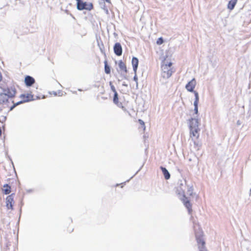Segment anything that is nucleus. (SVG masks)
<instances>
[{
    "mask_svg": "<svg viewBox=\"0 0 251 251\" xmlns=\"http://www.w3.org/2000/svg\"><path fill=\"white\" fill-rule=\"evenodd\" d=\"M17 94V89L14 85H10L2 89L0 93V105L3 107H7L10 109L11 104L15 103L13 99Z\"/></svg>",
    "mask_w": 251,
    "mask_h": 251,
    "instance_id": "1",
    "label": "nucleus"
},
{
    "mask_svg": "<svg viewBox=\"0 0 251 251\" xmlns=\"http://www.w3.org/2000/svg\"><path fill=\"white\" fill-rule=\"evenodd\" d=\"M173 65V63L171 59L166 57L163 59L161 64V77L163 79H168L176 71Z\"/></svg>",
    "mask_w": 251,
    "mask_h": 251,
    "instance_id": "2",
    "label": "nucleus"
},
{
    "mask_svg": "<svg viewBox=\"0 0 251 251\" xmlns=\"http://www.w3.org/2000/svg\"><path fill=\"white\" fill-rule=\"evenodd\" d=\"M190 138L196 144V141L199 138L200 129L197 119L192 118L189 121Z\"/></svg>",
    "mask_w": 251,
    "mask_h": 251,
    "instance_id": "3",
    "label": "nucleus"
},
{
    "mask_svg": "<svg viewBox=\"0 0 251 251\" xmlns=\"http://www.w3.org/2000/svg\"><path fill=\"white\" fill-rule=\"evenodd\" d=\"M20 98L21 99V101L12 104V106L10 107V110H12L15 106L20 103L28 102L29 101L32 100L33 99V96L31 94L28 93L21 94L20 96Z\"/></svg>",
    "mask_w": 251,
    "mask_h": 251,
    "instance_id": "4",
    "label": "nucleus"
},
{
    "mask_svg": "<svg viewBox=\"0 0 251 251\" xmlns=\"http://www.w3.org/2000/svg\"><path fill=\"white\" fill-rule=\"evenodd\" d=\"M77 1L76 7L78 10L84 9L91 10L93 9V5L92 3H87L82 0H76Z\"/></svg>",
    "mask_w": 251,
    "mask_h": 251,
    "instance_id": "5",
    "label": "nucleus"
},
{
    "mask_svg": "<svg viewBox=\"0 0 251 251\" xmlns=\"http://www.w3.org/2000/svg\"><path fill=\"white\" fill-rule=\"evenodd\" d=\"M181 201H182L185 206L188 209L189 213L191 214L192 212V204L188 198H187L185 195H184L182 198L181 199Z\"/></svg>",
    "mask_w": 251,
    "mask_h": 251,
    "instance_id": "6",
    "label": "nucleus"
},
{
    "mask_svg": "<svg viewBox=\"0 0 251 251\" xmlns=\"http://www.w3.org/2000/svg\"><path fill=\"white\" fill-rule=\"evenodd\" d=\"M14 194H12L8 196L6 198V206L8 209H13V206L14 204Z\"/></svg>",
    "mask_w": 251,
    "mask_h": 251,
    "instance_id": "7",
    "label": "nucleus"
},
{
    "mask_svg": "<svg viewBox=\"0 0 251 251\" xmlns=\"http://www.w3.org/2000/svg\"><path fill=\"white\" fill-rule=\"evenodd\" d=\"M196 85V81L195 78L192 79L186 85V89L189 92H194V89Z\"/></svg>",
    "mask_w": 251,
    "mask_h": 251,
    "instance_id": "8",
    "label": "nucleus"
},
{
    "mask_svg": "<svg viewBox=\"0 0 251 251\" xmlns=\"http://www.w3.org/2000/svg\"><path fill=\"white\" fill-rule=\"evenodd\" d=\"M200 251H207L205 247V242L203 239L198 238L197 239Z\"/></svg>",
    "mask_w": 251,
    "mask_h": 251,
    "instance_id": "9",
    "label": "nucleus"
},
{
    "mask_svg": "<svg viewBox=\"0 0 251 251\" xmlns=\"http://www.w3.org/2000/svg\"><path fill=\"white\" fill-rule=\"evenodd\" d=\"M114 53L118 56H120L122 54V48L119 43H116L114 46Z\"/></svg>",
    "mask_w": 251,
    "mask_h": 251,
    "instance_id": "10",
    "label": "nucleus"
},
{
    "mask_svg": "<svg viewBox=\"0 0 251 251\" xmlns=\"http://www.w3.org/2000/svg\"><path fill=\"white\" fill-rule=\"evenodd\" d=\"M35 82L34 78L29 75H26L25 78V83L26 86H31Z\"/></svg>",
    "mask_w": 251,
    "mask_h": 251,
    "instance_id": "11",
    "label": "nucleus"
},
{
    "mask_svg": "<svg viewBox=\"0 0 251 251\" xmlns=\"http://www.w3.org/2000/svg\"><path fill=\"white\" fill-rule=\"evenodd\" d=\"M118 65L121 71L124 74H126L127 72V70L126 63L123 61L120 60L119 62Z\"/></svg>",
    "mask_w": 251,
    "mask_h": 251,
    "instance_id": "12",
    "label": "nucleus"
},
{
    "mask_svg": "<svg viewBox=\"0 0 251 251\" xmlns=\"http://www.w3.org/2000/svg\"><path fill=\"white\" fill-rule=\"evenodd\" d=\"M138 59L137 58L135 57H133L132 59V66H133V70L135 72H136L137 71V68H138Z\"/></svg>",
    "mask_w": 251,
    "mask_h": 251,
    "instance_id": "13",
    "label": "nucleus"
},
{
    "mask_svg": "<svg viewBox=\"0 0 251 251\" xmlns=\"http://www.w3.org/2000/svg\"><path fill=\"white\" fill-rule=\"evenodd\" d=\"M2 191L5 195L9 194L11 192V186L8 184H5L3 186Z\"/></svg>",
    "mask_w": 251,
    "mask_h": 251,
    "instance_id": "14",
    "label": "nucleus"
},
{
    "mask_svg": "<svg viewBox=\"0 0 251 251\" xmlns=\"http://www.w3.org/2000/svg\"><path fill=\"white\" fill-rule=\"evenodd\" d=\"M160 169H161L162 173L164 175V176L165 177V178L166 179H168L170 177V175L169 172L167 171V170L163 167H161Z\"/></svg>",
    "mask_w": 251,
    "mask_h": 251,
    "instance_id": "15",
    "label": "nucleus"
},
{
    "mask_svg": "<svg viewBox=\"0 0 251 251\" xmlns=\"http://www.w3.org/2000/svg\"><path fill=\"white\" fill-rule=\"evenodd\" d=\"M237 0H230L227 5V7L230 10H232L234 8Z\"/></svg>",
    "mask_w": 251,
    "mask_h": 251,
    "instance_id": "16",
    "label": "nucleus"
},
{
    "mask_svg": "<svg viewBox=\"0 0 251 251\" xmlns=\"http://www.w3.org/2000/svg\"><path fill=\"white\" fill-rule=\"evenodd\" d=\"M104 71L106 74H109L110 73V67L108 65V63L106 60L104 62Z\"/></svg>",
    "mask_w": 251,
    "mask_h": 251,
    "instance_id": "17",
    "label": "nucleus"
},
{
    "mask_svg": "<svg viewBox=\"0 0 251 251\" xmlns=\"http://www.w3.org/2000/svg\"><path fill=\"white\" fill-rule=\"evenodd\" d=\"M113 102H114V103L117 104L118 106H119V105L118 104L119 103L118 95V93L117 92H115V93H114Z\"/></svg>",
    "mask_w": 251,
    "mask_h": 251,
    "instance_id": "18",
    "label": "nucleus"
},
{
    "mask_svg": "<svg viewBox=\"0 0 251 251\" xmlns=\"http://www.w3.org/2000/svg\"><path fill=\"white\" fill-rule=\"evenodd\" d=\"M195 96V100L194 101V105L198 104L199 101V95L198 92L194 91V92Z\"/></svg>",
    "mask_w": 251,
    "mask_h": 251,
    "instance_id": "19",
    "label": "nucleus"
},
{
    "mask_svg": "<svg viewBox=\"0 0 251 251\" xmlns=\"http://www.w3.org/2000/svg\"><path fill=\"white\" fill-rule=\"evenodd\" d=\"M138 122L140 124V125L143 128V130H145L146 126H145V123L144 122V121L141 119H139Z\"/></svg>",
    "mask_w": 251,
    "mask_h": 251,
    "instance_id": "20",
    "label": "nucleus"
},
{
    "mask_svg": "<svg viewBox=\"0 0 251 251\" xmlns=\"http://www.w3.org/2000/svg\"><path fill=\"white\" fill-rule=\"evenodd\" d=\"M163 42H164V40L162 37L159 38L156 41L157 44L159 45H161L163 43Z\"/></svg>",
    "mask_w": 251,
    "mask_h": 251,
    "instance_id": "21",
    "label": "nucleus"
},
{
    "mask_svg": "<svg viewBox=\"0 0 251 251\" xmlns=\"http://www.w3.org/2000/svg\"><path fill=\"white\" fill-rule=\"evenodd\" d=\"M110 84H111V83H110ZM111 88L114 93H115V92H117L114 85H111Z\"/></svg>",
    "mask_w": 251,
    "mask_h": 251,
    "instance_id": "22",
    "label": "nucleus"
},
{
    "mask_svg": "<svg viewBox=\"0 0 251 251\" xmlns=\"http://www.w3.org/2000/svg\"><path fill=\"white\" fill-rule=\"evenodd\" d=\"M198 104H196V105H194L195 106V111L196 112V113H197L198 112Z\"/></svg>",
    "mask_w": 251,
    "mask_h": 251,
    "instance_id": "23",
    "label": "nucleus"
},
{
    "mask_svg": "<svg viewBox=\"0 0 251 251\" xmlns=\"http://www.w3.org/2000/svg\"><path fill=\"white\" fill-rule=\"evenodd\" d=\"M2 75L1 73V72L0 71V82L2 81Z\"/></svg>",
    "mask_w": 251,
    "mask_h": 251,
    "instance_id": "24",
    "label": "nucleus"
},
{
    "mask_svg": "<svg viewBox=\"0 0 251 251\" xmlns=\"http://www.w3.org/2000/svg\"><path fill=\"white\" fill-rule=\"evenodd\" d=\"M103 1L107 2L108 3H110V0H103Z\"/></svg>",
    "mask_w": 251,
    "mask_h": 251,
    "instance_id": "25",
    "label": "nucleus"
},
{
    "mask_svg": "<svg viewBox=\"0 0 251 251\" xmlns=\"http://www.w3.org/2000/svg\"><path fill=\"white\" fill-rule=\"evenodd\" d=\"M1 127H0V136L1 135Z\"/></svg>",
    "mask_w": 251,
    "mask_h": 251,
    "instance_id": "26",
    "label": "nucleus"
},
{
    "mask_svg": "<svg viewBox=\"0 0 251 251\" xmlns=\"http://www.w3.org/2000/svg\"><path fill=\"white\" fill-rule=\"evenodd\" d=\"M122 108L123 109H124V110H126L125 108L123 106H122Z\"/></svg>",
    "mask_w": 251,
    "mask_h": 251,
    "instance_id": "27",
    "label": "nucleus"
}]
</instances>
